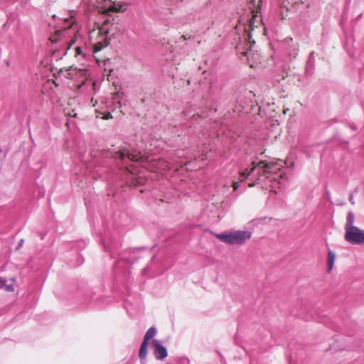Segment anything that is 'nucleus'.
Here are the masks:
<instances>
[{"label": "nucleus", "instance_id": "2eb2a0df", "mask_svg": "<svg viewBox=\"0 0 364 364\" xmlns=\"http://www.w3.org/2000/svg\"><path fill=\"white\" fill-rule=\"evenodd\" d=\"M75 55H82L83 57H85L86 53L85 52V50L82 48L76 47L75 48Z\"/></svg>", "mask_w": 364, "mask_h": 364}, {"label": "nucleus", "instance_id": "9b49d317", "mask_svg": "<svg viewBox=\"0 0 364 364\" xmlns=\"http://www.w3.org/2000/svg\"><path fill=\"white\" fill-rule=\"evenodd\" d=\"M336 259V254L332 250L328 252V272H330L333 267Z\"/></svg>", "mask_w": 364, "mask_h": 364}, {"label": "nucleus", "instance_id": "f03ea898", "mask_svg": "<svg viewBox=\"0 0 364 364\" xmlns=\"http://www.w3.org/2000/svg\"><path fill=\"white\" fill-rule=\"evenodd\" d=\"M251 236L252 232L247 230H233L216 235L218 239L230 245H243Z\"/></svg>", "mask_w": 364, "mask_h": 364}, {"label": "nucleus", "instance_id": "b1692460", "mask_svg": "<svg viewBox=\"0 0 364 364\" xmlns=\"http://www.w3.org/2000/svg\"><path fill=\"white\" fill-rule=\"evenodd\" d=\"M128 171L132 172V171L129 168H127Z\"/></svg>", "mask_w": 364, "mask_h": 364}, {"label": "nucleus", "instance_id": "5701e85b", "mask_svg": "<svg viewBox=\"0 0 364 364\" xmlns=\"http://www.w3.org/2000/svg\"><path fill=\"white\" fill-rule=\"evenodd\" d=\"M23 242V240H21L20 241L19 246L22 245Z\"/></svg>", "mask_w": 364, "mask_h": 364}, {"label": "nucleus", "instance_id": "7ed1b4c3", "mask_svg": "<svg viewBox=\"0 0 364 364\" xmlns=\"http://www.w3.org/2000/svg\"><path fill=\"white\" fill-rule=\"evenodd\" d=\"M344 239L353 245L364 244V230L354 227L345 230Z\"/></svg>", "mask_w": 364, "mask_h": 364}, {"label": "nucleus", "instance_id": "4468645a", "mask_svg": "<svg viewBox=\"0 0 364 364\" xmlns=\"http://www.w3.org/2000/svg\"><path fill=\"white\" fill-rule=\"evenodd\" d=\"M120 11H122L121 6L119 8H118V7H117V6L114 4H112L110 6H108V8L105 12Z\"/></svg>", "mask_w": 364, "mask_h": 364}, {"label": "nucleus", "instance_id": "dca6fc26", "mask_svg": "<svg viewBox=\"0 0 364 364\" xmlns=\"http://www.w3.org/2000/svg\"><path fill=\"white\" fill-rule=\"evenodd\" d=\"M234 191H237L239 187V182H234L232 185Z\"/></svg>", "mask_w": 364, "mask_h": 364}, {"label": "nucleus", "instance_id": "f257e3e1", "mask_svg": "<svg viewBox=\"0 0 364 364\" xmlns=\"http://www.w3.org/2000/svg\"><path fill=\"white\" fill-rule=\"evenodd\" d=\"M252 165V167L250 169L245 168L240 171L241 178H246L256 171L258 176L257 180H261L262 177L264 176L270 181H277L280 185H283L287 180L286 173L282 171L284 165L281 160L270 162L264 161H253Z\"/></svg>", "mask_w": 364, "mask_h": 364}, {"label": "nucleus", "instance_id": "0eeeda50", "mask_svg": "<svg viewBox=\"0 0 364 364\" xmlns=\"http://www.w3.org/2000/svg\"><path fill=\"white\" fill-rule=\"evenodd\" d=\"M248 1L252 5V18L251 19L249 25V28H251L253 30L255 19L257 17V14L261 10V6L262 4V0H248Z\"/></svg>", "mask_w": 364, "mask_h": 364}, {"label": "nucleus", "instance_id": "20e7f679", "mask_svg": "<svg viewBox=\"0 0 364 364\" xmlns=\"http://www.w3.org/2000/svg\"><path fill=\"white\" fill-rule=\"evenodd\" d=\"M95 34L97 37L95 42L93 43V50L95 53H97L108 46L109 41L107 37V31L102 28L93 31L90 34V38H92Z\"/></svg>", "mask_w": 364, "mask_h": 364}, {"label": "nucleus", "instance_id": "ddd939ff", "mask_svg": "<svg viewBox=\"0 0 364 364\" xmlns=\"http://www.w3.org/2000/svg\"><path fill=\"white\" fill-rule=\"evenodd\" d=\"M63 30L60 29V30H57V31H55V35L53 36L52 41H58V38H55V36H57V37H60V36H61V35H63V33H64V32H65V31H66L68 28H70V26H68H68H63Z\"/></svg>", "mask_w": 364, "mask_h": 364}, {"label": "nucleus", "instance_id": "f8f14e48", "mask_svg": "<svg viewBox=\"0 0 364 364\" xmlns=\"http://www.w3.org/2000/svg\"><path fill=\"white\" fill-rule=\"evenodd\" d=\"M156 328L155 327L152 326L149 328L146 332L143 341L148 343L150 339L153 338L156 336Z\"/></svg>", "mask_w": 364, "mask_h": 364}, {"label": "nucleus", "instance_id": "6ab92c4d", "mask_svg": "<svg viewBox=\"0 0 364 364\" xmlns=\"http://www.w3.org/2000/svg\"><path fill=\"white\" fill-rule=\"evenodd\" d=\"M314 58V52H311L309 55V61L313 59Z\"/></svg>", "mask_w": 364, "mask_h": 364}, {"label": "nucleus", "instance_id": "412c9836", "mask_svg": "<svg viewBox=\"0 0 364 364\" xmlns=\"http://www.w3.org/2000/svg\"><path fill=\"white\" fill-rule=\"evenodd\" d=\"M6 289H7L8 291H13V290H14V289H13L12 286H7V287H6Z\"/></svg>", "mask_w": 364, "mask_h": 364}, {"label": "nucleus", "instance_id": "393cba45", "mask_svg": "<svg viewBox=\"0 0 364 364\" xmlns=\"http://www.w3.org/2000/svg\"><path fill=\"white\" fill-rule=\"evenodd\" d=\"M352 129H353V130H355V129H356V127H352Z\"/></svg>", "mask_w": 364, "mask_h": 364}, {"label": "nucleus", "instance_id": "9d476101", "mask_svg": "<svg viewBox=\"0 0 364 364\" xmlns=\"http://www.w3.org/2000/svg\"><path fill=\"white\" fill-rule=\"evenodd\" d=\"M354 222H355V215L352 211H350V212H348V213L347 215L346 222V224L344 226L345 230L350 229L351 228L355 227L354 225Z\"/></svg>", "mask_w": 364, "mask_h": 364}, {"label": "nucleus", "instance_id": "4be33fe9", "mask_svg": "<svg viewBox=\"0 0 364 364\" xmlns=\"http://www.w3.org/2000/svg\"><path fill=\"white\" fill-rule=\"evenodd\" d=\"M349 200H350V203H351L352 204H354V203H355V202H354V200H353V196H350V199H349Z\"/></svg>", "mask_w": 364, "mask_h": 364}, {"label": "nucleus", "instance_id": "6e6552de", "mask_svg": "<svg viewBox=\"0 0 364 364\" xmlns=\"http://www.w3.org/2000/svg\"><path fill=\"white\" fill-rule=\"evenodd\" d=\"M247 36L248 37V42L245 43V47L244 48L245 50L242 53L247 57V60H250V57H253L254 55V53H252V47L255 42V41L251 40L252 36L250 32L247 34Z\"/></svg>", "mask_w": 364, "mask_h": 364}, {"label": "nucleus", "instance_id": "1a4fd4ad", "mask_svg": "<svg viewBox=\"0 0 364 364\" xmlns=\"http://www.w3.org/2000/svg\"><path fill=\"white\" fill-rule=\"evenodd\" d=\"M147 345L148 343L143 341L139 348V356L142 364H145V358L147 355Z\"/></svg>", "mask_w": 364, "mask_h": 364}, {"label": "nucleus", "instance_id": "39448f33", "mask_svg": "<svg viewBox=\"0 0 364 364\" xmlns=\"http://www.w3.org/2000/svg\"><path fill=\"white\" fill-rule=\"evenodd\" d=\"M114 159H119L122 161H125L127 159L132 161H139L141 159V155L139 152H130L127 148L119 149L118 151L114 152L112 155Z\"/></svg>", "mask_w": 364, "mask_h": 364}, {"label": "nucleus", "instance_id": "aec40b11", "mask_svg": "<svg viewBox=\"0 0 364 364\" xmlns=\"http://www.w3.org/2000/svg\"><path fill=\"white\" fill-rule=\"evenodd\" d=\"M64 23H65V25H64V26H68H68H70V24H73V22H70V23L68 22V20L65 19V20H64Z\"/></svg>", "mask_w": 364, "mask_h": 364}, {"label": "nucleus", "instance_id": "f3484780", "mask_svg": "<svg viewBox=\"0 0 364 364\" xmlns=\"http://www.w3.org/2000/svg\"><path fill=\"white\" fill-rule=\"evenodd\" d=\"M120 93L116 92L114 94L113 100L117 101V98L119 97Z\"/></svg>", "mask_w": 364, "mask_h": 364}, {"label": "nucleus", "instance_id": "423d86ee", "mask_svg": "<svg viewBox=\"0 0 364 364\" xmlns=\"http://www.w3.org/2000/svg\"><path fill=\"white\" fill-rule=\"evenodd\" d=\"M151 345L154 348V356L157 360H163L167 357V350L161 345L160 341L154 339L151 341Z\"/></svg>", "mask_w": 364, "mask_h": 364}, {"label": "nucleus", "instance_id": "a211bd4d", "mask_svg": "<svg viewBox=\"0 0 364 364\" xmlns=\"http://www.w3.org/2000/svg\"><path fill=\"white\" fill-rule=\"evenodd\" d=\"M112 117L111 113H109V112H108V113H107L106 114H105V116H104V117H103V118H104L105 119H110V118H112Z\"/></svg>", "mask_w": 364, "mask_h": 364}]
</instances>
